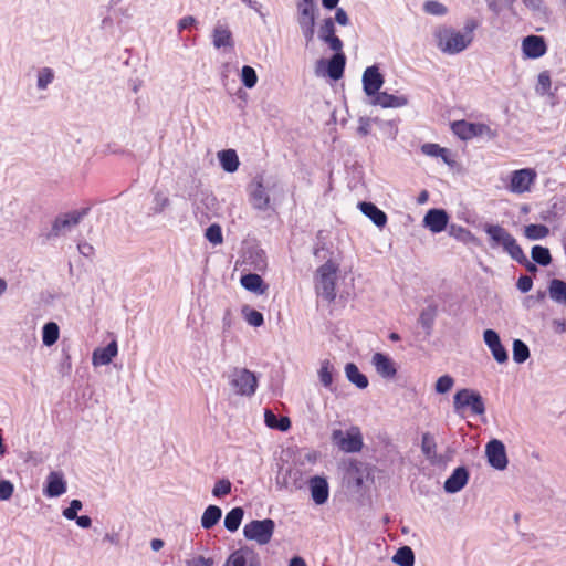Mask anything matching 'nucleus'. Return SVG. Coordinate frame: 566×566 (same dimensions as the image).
Segmentation results:
<instances>
[{
	"label": "nucleus",
	"mask_w": 566,
	"mask_h": 566,
	"mask_svg": "<svg viewBox=\"0 0 566 566\" xmlns=\"http://www.w3.org/2000/svg\"><path fill=\"white\" fill-rule=\"evenodd\" d=\"M478 27L475 20H468L463 31L444 27L436 32L438 48L447 54L453 55L464 51L473 41V32Z\"/></svg>",
	"instance_id": "nucleus-1"
},
{
	"label": "nucleus",
	"mask_w": 566,
	"mask_h": 566,
	"mask_svg": "<svg viewBox=\"0 0 566 566\" xmlns=\"http://www.w3.org/2000/svg\"><path fill=\"white\" fill-rule=\"evenodd\" d=\"M483 230L489 237L490 247L492 249L501 247L514 261L524 253L516 239L502 226L485 223Z\"/></svg>",
	"instance_id": "nucleus-2"
},
{
	"label": "nucleus",
	"mask_w": 566,
	"mask_h": 566,
	"mask_svg": "<svg viewBox=\"0 0 566 566\" xmlns=\"http://www.w3.org/2000/svg\"><path fill=\"white\" fill-rule=\"evenodd\" d=\"M229 385L239 396L252 397L259 386L255 373L247 368H233L228 376Z\"/></svg>",
	"instance_id": "nucleus-3"
},
{
	"label": "nucleus",
	"mask_w": 566,
	"mask_h": 566,
	"mask_svg": "<svg viewBox=\"0 0 566 566\" xmlns=\"http://www.w3.org/2000/svg\"><path fill=\"white\" fill-rule=\"evenodd\" d=\"M338 265L332 260L326 261L317 269L316 290L326 301L332 302L336 297V273Z\"/></svg>",
	"instance_id": "nucleus-4"
},
{
	"label": "nucleus",
	"mask_w": 566,
	"mask_h": 566,
	"mask_svg": "<svg viewBox=\"0 0 566 566\" xmlns=\"http://www.w3.org/2000/svg\"><path fill=\"white\" fill-rule=\"evenodd\" d=\"M276 187L275 181H264L262 176L253 178L249 186V197L252 207L259 211H266L271 208L270 192Z\"/></svg>",
	"instance_id": "nucleus-5"
},
{
	"label": "nucleus",
	"mask_w": 566,
	"mask_h": 566,
	"mask_svg": "<svg viewBox=\"0 0 566 566\" xmlns=\"http://www.w3.org/2000/svg\"><path fill=\"white\" fill-rule=\"evenodd\" d=\"M451 129L462 140H470L479 136H485L489 140H493L497 137L496 130L486 124L467 122L464 119L453 122Z\"/></svg>",
	"instance_id": "nucleus-6"
},
{
	"label": "nucleus",
	"mask_w": 566,
	"mask_h": 566,
	"mask_svg": "<svg viewBox=\"0 0 566 566\" xmlns=\"http://www.w3.org/2000/svg\"><path fill=\"white\" fill-rule=\"evenodd\" d=\"M453 408L457 413L469 408L473 415H483L485 403L481 394L474 389L462 388L453 396Z\"/></svg>",
	"instance_id": "nucleus-7"
},
{
	"label": "nucleus",
	"mask_w": 566,
	"mask_h": 566,
	"mask_svg": "<svg viewBox=\"0 0 566 566\" xmlns=\"http://www.w3.org/2000/svg\"><path fill=\"white\" fill-rule=\"evenodd\" d=\"M333 55L329 59H319L316 62V75L327 76L333 81H338L344 76L346 67V55L340 51H333Z\"/></svg>",
	"instance_id": "nucleus-8"
},
{
	"label": "nucleus",
	"mask_w": 566,
	"mask_h": 566,
	"mask_svg": "<svg viewBox=\"0 0 566 566\" xmlns=\"http://www.w3.org/2000/svg\"><path fill=\"white\" fill-rule=\"evenodd\" d=\"M369 480L371 469L368 462H348L344 473V482L348 490L358 493Z\"/></svg>",
	"instance_id": "nucleus-9"
},
{
	"label": "nucleus",
	"mask_w": 566,
	"mask_h": 566,
	"mask_svg": "<svg viewBox=\"0 0 566 566\" xmlns=\"http://www.w3.org/2000/svg\"><path fill=\"white\" fill-rule=\"evenodd\" d=\"M90 210V207H85L78 210H73L71 212L61 213L56 216L52 223L50 232L45 235L46 240L50 241L52 239L60 237L66 231H70L72 227L77 226L81 222V220L88 214Z\"/></svg>",
	"instance_id": "nucleus-10"
},
{
	"label": "nucleus",
	"mask_w": 566,
	"mask_h": 566,
	"mask_svg": "<svg viewBox=\"0 0 566 566\" xmlns=\"http://www.w3.org/2000/svg\"><path fill=\"white\" fill-rule=\"evenodd\" d=\"M332 442L338 447L339 450L347 453H355L363 448V436L358 427L343 431L336 429L332 432Z\"/></svg>",
	"instance_id": "nucleus-11"
},
{
	"label": "nucleus",
	"mask_w": 566,
	"mask_h": 566,
	"mask_svg": "<svg viewBox=\"0 0 566 566\" xmlns=\"http://www.w3.org/2000/svg\"><path fill=\"white\" fill-rule=\"evenodd\" d=\"M275 523L271 518L253 520L244 525L243 535L247 539L255 541L260 545L268 544L274 533Z\"/></svg>",
	"instance_id": "nucleus-12"
},
{
	"label": "nucleus",
	"mask_w": 566,
	"mask_h": 566,
	"mask_svg": "<svg viewBox=\"0 0 566 566\" xmlns=\"http://www.w3.org/2000/svg\"><path fill=\"white\" fill-rule=\"evenodd\" d=\"M275 481L279 488L286 490H297L303 485L302 472L289 462L279 465Z\"/></svg>",
	"instance_id": "nucleus-13"
},
{
	"label": "nucleus",
	"mask_w": 566,
	"mask_h": 566,
	"mask_svg": "<svg viewBox=\"0 0 566 566\" xmlns=\"http://www.w3.org/2000/svg\"><path fill=\"white\" fill-rule=\"evenodd\" d=\"M449 220L450 217L444 209L431 208L426 212L422 219V226L434 234L441 233L447 230Z\"/></svg>",
	"instance_id": "nucleus-14"
},
{
	"label": "nucleus",
	"mask_w": 566,
	"mask_h": 566,
	"mask_svg": "<svg viewBox=\"0 0 566 566\" xmlns=\"http://www.w3.org/2000/svg\"><path fill=\"white\" fill-rule=\"evenodd\" d=\"M363 90L364 93L368 97H374L377 93L380 92L385 83L384 75L380 73L378 65L374 64L368 67L363 73L361 77Z\"/></svg>",
	"instance_id": "nucleus-15"
},
{
	"label": "nucleus",
	"mask_w": 566,
	"mask_h": 566,
	"mask_svg": "<svg viewBox=\"0 0 566 566\" xmlns=\"http://www.w3.org/2000/svg\"><path fill=\"white\" fill-rule=\"evenodd\" d=\"M483 340L496 363L505 364L509 360L507 349L503 346L496 331L491 328L485 329L483 332Z\"/></svg>",
	"instance_id": "nucleus-16"
},
{
	"label": "nucleus",
	"mask_w": 566,
	"mask_h": 566,
	"mask_svg": "<svg viewBox=\"0 0 566 566\" xmlns=\"http://www.w3.org/2000/svg\"><path fill=\"white\" fill-rule=\"evenodd\" d=\"M317 35L332 51H340L344 46L343 41L336 35V27L332 17L322 21Z\"/></svg>",
	"instance_id": "nucleus-17"
},
{
	"label": "nucleus",
	"mask_w": 566,
	"mask_h": 566,
	"mask_svg": "<svg viewBox=\"0 0 566 566\" xmlns=\"http://www.w3.org/2000/svg\"><path fill=\"white\" fill-rule=\"evenodd\" d=\"M536 174L531 168L514 170L511 175L509 189L514 193H523L530 190Z\"/></svg>",
	"instance_id": "nucleus-18"
},
{
	"label": "nucleus",
	"mask_w": 566,
	"mask_h": 566,
	"mask_svg": "<svg viewBox=\"0 0 566 566\" xmlns=\"http://www.w3.org/2000/svg\"><path fill=\"white\" fill-rule=\"evenodd\" d=\"M522 52L526 59L536 60L547 52V44L543 36L531 34L522 40Z\"/></svg>",
	"instance_id": "nucleus-19"
},
{
	"label": "nucleus",
	"mask_w": 566,
	"mask_h": 566,
	"mask_svg": "<svg viewBox=\"0 0 566 566\" xmlns=\"http://www.w3.org/2000/svg\"><path fill=\"white\" fill-rule=\"evenodd\" d=\"M66 492V481L61 471H52L46 476L43 493L48 497H57Z\"/></svg>",
	"instance_id": "nucleus-20"
},
{
	"label": "nucleus",
	"mask_w": 566,
	"mask_h": 566,
	"mask_svg": "<svg viewBox=\"0 0 566 566\" xmlns=\"http://www.w3.org/2000/svg\"><path fill=\"white\" fill-rule=\"evenodd\" d=\"M312 500L315 504L322 505L326 503L329 495L328 483L325 478L315 475L308 480Z\"/></svg>",
	"instance_id": "nucleus-21"
},
{
	"label": "nucleus",
	"mask_w": 566,
	"mask_h": 566,
	"mask_svg": "<svg viewBox=\"0 0 566 566\" xmlns=\"http://www.w3.org/2000/svg\"><path fill=\"white\" fill-rule=\"evenodd\" d=\"M469 481V471L461 465L453 470L452 474L444 482V491L453 494L461 491Z\"/></svg>",
	"instance_id": "nucleus-22"
},
{
	"label": "nucleus",
	"mask_w": 566,
	"mask_h": 566,
	"mask_svg": "<svg viewBox=\"0 0 566 566\" xmlns=\"http://www.w3.org/2000/svg\"><path fill=\"white\" fill-rule=\"evenodd\" d=\"M566 213V207L564 202L557 198H553L546 208L539 212V219L547 223L558 222Z\"/></svg>",
	"instance_id": "nucleus-23"
},
{
	"label": "nucleus",
	"mask_w": 566,
	"mask_h": 566,
	"mask_svg": "<svg viewBox=\"0 0 566 566\" xmlns=\"http://www.w3.org/2000/svg\"><path fill=\"white\" fill-rule=\"evenodd\" d=\"M358 209L366 216L376 227L382 229L388 221L385 211L379 209L375 203L370 201L358 202Z\"/></svg>",
	"instance_id": "nucleus-24"
},
{
	"label": "nucleus",
	"mask_w": 566,
	"mask_h": 566,
	"mask_svg": "<svg viewBox=\"0 0 566 566\" xmlns=\"http://www.w3.org/2000/svg\"><path fill=\"white\" fill-rule=\"evenodd\" d=\"M373 365L382 378L392 379L397 374L395 361L387 354L376 353L373 356Z\"/></svg>",
	"instance_id": "nucleus-25"
},
{
	"label": "nucleus",
	"mask_w": 566,
	"mask_h": 566,
	"mask_svg": "<svg viewBox=\"0 0 566 566\" xmlns=\"http://www.w3.org/2000/svg\"><path fill=\"white\" fill-rule=\"evenodd\" d=\"M371 104L382 108H399L408 104V98L403 95L379 92L371 98Z\"/></svg>",
	"instance_id": "nucleus-26"
},
{
	"label": "nucleus",
	"mask_w": 566,
	"mask_h": 566,
	"mask_svg": "<svg viewBox=\"0 0 566 566\" xmlns=\"http://www.w3.org/2000/svg\"><path fill=\"white\" fill-rule=\"evenodd\" d=\"M118 353V345L116 340L109 342L104 347H97L92 355V363L94 366H105L112 363L113 358Z\"/></svg>",
	"instance_id": "nucleus-27"
},
{
	"label": "nucleus",
	"mask_w": 566,
	"mask_h": 566,
	"mask_svg": "<svg viewBox=\"0 0 566 566\" xmlns=\"http://www.w3.org/2000/svg\"><path fill=\"white\" fill-rule=\"evenodd\" d=\"M318 7L316 2H296V21L300 25L316 24Z\"/></svg>",
	"instance_id": "nucleus-28"
},
{
	"label": "nucleus",
	"mask_w": 566,
	"mask_h": 566,
	"mask_svg": "<svg viewBox=\"0 0 566 566\" xmlns=\"http://www.w3.org/2000/svg\"><path fill=\"white\" fill-rule=\"evenodd\" d=\"M240 283L242 287L247 291L255 293L258 295H262L266 292L268 285L264 283L263 279L256 273H247L242 274L240 277Z\"/></svg>",
	"instance_id": "nucleus-29"
},
{
	"label": "nucleus",
	"mask_w": 566,
	"mask_h": 566,
	"mask_svg": "<svg viewBox=\"0 0 566 566\" xmlns=\"http://www.w3.org/2000/svg\"><path fill=\"white\" fill-rule=\"evenodd\" d=\"M345 375L348 381L358 389H366L369 385L367 376L359 370L355 363H347L345 365Z\"/></svg>",
	"instance_id": "nucleus-30"
},
{
	"label": "nucleus",
	"mask_w": 566,
	"mask_h": 566,
	"mask_svg": "<svg viewBox=\"0 0 566 566\" xmlns=\"http://www.w3.org/2000/svg\"><path fill=\"white\" fill-rule=\"evenodd\" d=\"M218 159L221 168L226 172H234L238 170L240 161L234 149H223L218 153Z\"/></svg>",
	"instance_id": "nucleus-31"
},
{
	"label": "nucleus",
	"mask_w": 566,
	"mask_h": 566,
	"mask_svg": "<svg viewBox=\"0 0 566 566\" xmlns=\"http://www.w3.org/2000/svg\"><path fill=\"white\" fill-rule=\"evenodd\" d=\"M264 422L266 427L271 429H276L282 432L287 431L291 427V421L289 417L277 416L271 409L264 410Z\"/></svg>",
	"instance_id": "nucleus-32"
},
{
	"label": "nucleus",
	"mask_w": 566,
	"mask_h": 566,
	"mask_svg": "<svg viewBox=\"0 0 566 566\" xmlns=\"http://www.w3.org/2000/svg\"><path fill=\"white\" fill-rule=\"evenodd\" d=\"M486 460H507L506 448L499 439H491L485 446Z\"/></svg>",
	"instance_id": "nucleus-33"
},
{
	"label": "nucleus",
	"mask_w": 566,
	"mask_h": 566,
	"mask_svg": "<svg viewBox=\"0 0 566 566\" xmlns=\"http://www.w3.org/2000/svg\"><path fill=\"white\" fill-rule=\"evenodd\" d=\"M335 374L333 364L328 359H324L318 369V378L322 386L331 391H334L333 381Z\"/></svg>",
	"instance_id": "nucleus-34"
},
{
	"label": "nucleus",
	"mask_w": 566,
	"mask_h": 566,
	"mask_svg": "<svg viewBox=\"0 0 566 566\" xmlns=\"http://www.w3.org/2000/svg\"><path fill=\"white\" fill-rule=\"evenodd\" d=\"M549 297L560 304H566V282L560 279H552L548 283Z\"/></svg>",
	"instance_id": "nucleus-35"
},
{
	"label": "nucleus",
	"mask_w": 566,
	"mask_h": 566,
	"mask_svg": "<svg viewBox=\"0 0 566 566\" xmlns=\"http://www.w3.org/2000/svg\"><path fill=\"white\" fill-rule=\"evenodd\" d=\"M212 43L214 48L221 49V48H233V39L231 32L221 25H217L213 29V40Z\"/></svg>",
	"instance_id": "nucleus-36"
},
{
	"label": "nucleus",
	"mask_w": 566,
	"mask_h": 566,
	"mask_svg": "<svg viewBox=\"0 0 566 566\" xmlns=\"http://www.w3.org/2000/svg\"><path fill=\"white\" fill-rule=\"evenodd\" d=\"M222 511L219 506L209 505L201 516V526L205 530H210L220 521Z\"/></svg>",
	"instance_id": "nucleus-37"
},
{
	"label": "nucleus",
	"mask_w": 566,
	"mask_h": 566,
	"mask_svg": "<svg viewBox=\"0 0 566 566\" xmlns=\"http://www.w3.org/2000/svg\"><path fill=\"white\" fill-rule=\"evenodd\" d=\"M437 317V306L433 304L428 305L423 308L419 315V324L426 331L427 335L431 334L434 321Z\"/></svg>",
	"instance_id": "nucleus-38"
},
{
	"label": "nucleus",
	"mask_w": 566,
	"mask_h": 566,
	"mask_svg": "<svg viewBox=\"0 0 566 566\" xmlns=\"http://www.w3.org/2000/svg\"><path fill=\"white\" fill-rule=\"evenodd\" d=\"M60 336V328L55 322H48L42 327V343L50 347L54 345Z\"/></svg>",
	"instance_id": "nucleus-39"
},
{
	"label": "nucleus",
	"mask_w": 566,
	"mask_h": 566,
	"mask_svg": "<svg viewBox=\"0 0 566 566\" xmlns=\"http://www.w3.org/2000/svg\"><path fill=\"white\" fill-rule=\"evenodd\" d=\"M531 258L536 264L541 266L549 265L553 260L549 249L539 244H536L532 248Z\"/></svg>",
	"instance_id": "nucleus-40"
},
{
	"label": "nucleus",
	"mask_w": 566,
	"mask_h": 566,
	"mask_svg": "<svg viewBox=\"0 0 566 566\" xmlns=\"http://www.w3.org/2000/svg\"><path fill=\"white\" fill-rule=\"evenodd\" d=\"M243 515H244V511L242 507H240V506L233 507L230 512L227 513V515L224 517V527L229 532H235L241 524Z\"/></svg>",
	"instance_id": "nucleus-41"
},
{
	"label": "nucleus",
	"mask_w": 566,
	"mask_h": 566,
	"mask_svg": "<svg viewBox=\"0 0 566 566\" xmlns=\"http://www.w3.org/2000/svg\"><path fill=\"white\" fill-rule=\"evenodd\" d=\"M392 562L399 566H413V551L409 546H402L398 548L396 554L392 556Z\"/></svg>",
	"instance_id": "nucleus-42"
},
{
	"label": "nucleus",
	"mask_w": 566,
	"mask_h": 566,
	"mask_svg": "<svg viewBox=\"0 0 566 566\" xmlns=\"http://www.w3.org/2000/svg\"><path fill=\"white\" fill-rule=\"evenodd\" d=\"M549 233V229L545 224L531 223L524 227V235L528 240H542Z\"/></svg>",
	"instance_id": "nucleus-43"
},
{
	"label": "nucleus",
	"mask_w": 566,
	"mask_h": 566,
	"mask_svg": "<svg viewBox=\"0 0 566 566\" xmlns=\"http://www.w3.org/2000/svg\"><path fill=\"white\" fill-rule=\"evenodd\" d=\"M241 312L249 325L260 327L264 324V316L260 311L252 308L249 305H244Z\"/></svg>",
	"instance_id": "nucleus-44"
},
{
	"label": "nucleus",
	"mask_w": 566,
	"mask_h": 566,
	"mask_svg": "<svg viewBox=\"0 0 566 566\" xmlns=\"http://www.w3.org/2000/svg\"><path fill=\"white\" fill-rule=\"evenodd\" d=\"M513 360L516 364H523L530 358V348L522 339L513 340Z\"/></svg>",
	"instance_id": "nucleus-45"
},
{
	"label": "nucleus",
	"mask_w": 566,
	"mask_h": 566,
	"mask_svg": "<svg viewBox=\"0 0 566 566\" xmlns=\"http://www.w3.org/2000/svg\"><path fill=\"white\" fill-rule=\"evenodd\" d=\"M240 77L247 88H253L258 83V74L250 65L242 66Z\"/></svg>",
	"instance_id": "nucleus-46"
},
{
	"label": "nucleus",
	"mask_w": 566,
	"mask_h": 566,
	"mask_svg": "<svg viewBox=\"0 0 566 566\" xmlns=\"http://www.w3.org/2000/svg\"><path fill=\"white\" fill-rule=\"evenodd\" d=\"M205 238L213 245L221 244L223 242V234L220 224H210L205 231Z\"/></svg>",
	"instance_id": "nucleus-47"
},
{
	"label": "nucleus",
	"mask_w": 566,
	"mask_h": 566,
	"mask_svg": "<svg viewBox=\"0 0 566 566\" xmlns=\"http://www.w3.org/2000/svg\"><path fill=\"white\" fill-rule=\"evenodd\" d=\"M54 80V71L51 67H42L38 72L36 87L45 90Z\"/></svg>",
	"instance_id": "nucleus-48"
},
{
	"label": "nucleus",
	"mask_w": 566,
	"mask_h": 566,
	"mask_svg": "<svg viewBox=\"0 0 566 566\" xmlns=\"http://www.w3.org/2000/svg\"><path fill=\"white\" fill-rule=\"evenodd\" d=\"M423 11L431 15L441 17L448 12L447 7L436 0H429L423 3Z\"/></svg>",
	"instance_id": "nucleus-49"
},
{
	"label": "nucleus",
	"mask_w": 566,
	"mask_h": 566,
	"mask_svg": "<svg viewBox=\"0 0 566 566\" xmlns=\"http://www.w3.org/2000/svg\"><path fill=\"white\" fill-rule=\"evenodd\" d=\"M454 385V379L450 375H443L439 377L436 381V392L440 395H444L449 392Z\"/></svg>",
	"instance_id": "nucleus-50"
},
{
	"label": "nucleus",
	"mask_w": 566,
	"mask_h": 566,
	"mask_svg": "<svg viewBox=\"0 0 566 566\" xmlns=\"http://www.w3.org/2000/svg\"><path fill=\"white\" fill-rule=\"evenodd\" d=\"M421 448L428 460H432L431 457L436 454V441L430 433H423L421 439Z\"/></svg>",
	"instance_id": "nucleus-51"
},
{
	"label": "nucleus",
	"mask_w": 566,
	"mask_h": 566,
	"mask_svg": "<svg viewBox=\"0 0 566 566\" xmlns=\"http://www.w3.org/2000/svg\"><path fill=\"white\" fill-rule=\"evenodd\" d=\"M170 203L169 198L161 193L157 192L154 197L153 207L150 208L153 214L161 213Z\"/></svg>",
	"instance_id": "nucleus-52"
},
{
	"label": "nucleus",
	"mask_w": 566,
	"mask_h": 566,
	"mask_svg": "<svg viewBox=\"0 0 566 566\" xmlns=\"http://www.w3.org/2000/svg\"><path fill=\"white\" fill-rule=\"evenodd\" d=\"M231 492V482L228 479H221L217 481L212 489V495L216 497H221Z\"/></svg>",
	"instance_id": "nucleus-53"
},
{
	"label": "nucleus",
	"mask_w": 566,
	"mask_h": 566,
	"mask_svg": "<svg viewBox=\"0 0 566 566\" xmlns=\"http://www.w3.org/2000/svg\"><path fill=\"white\" fill-rule=\"evenodd\" d=\"M83 507V503L80 500H72L70 503V506L64 509L62 512V515L70 521H73L76 516L78 511H81Z\"/></svg>",
	"instance_id": "nucleus-54"
},
{
	"label": "nucleus",
	"mask_w": 566,
	"mask_h": 566,
	"mask_svg": "<svg viewBox=\"0 0 566 566\" xmlns=\"http://www.w3.org/2000/svg\"><path fill=\"white\" fill-rule=\"evenodd\" d=\"M422 154L429 156V157H437L440 155V153H446V148L441 147L439 144L434 143H426L421 146Z\"/></svg>",
	"instance_id": "nucleus-55"
},
{
	"label": "nucleus",
	"mask_w": 566,
	"mask_h": 566,
	"mask_svg": "<svg viewBox=\"0 0 566 566\" xmlns=\"http://www.w3.org/2000/svg\"><path fill=\"white\" fill-rule=\"evenodd\" d=\"M14 491L13 484L8 481L0 479V501H7L9 500Z\"/></svg>",
	"instance_id": "nucleus-56"
},
{
	"label": "nucleus",
	"mask_w": 566,
	"mask_h": 566,
	"mask_svg": "<svg viewBox=\"0 0 566 566\" xmlns=\"http://www.w3.org/2000/svg\"><path fill=\"white\" fill-rule=\"evenodd\" d=\"M516 287L521 293H527L533 287V279L530 275H520Z\"/></svg>",
	"instance_id": "nucleus-57"
},
{
	"label": "nucleus",
	"mask_w": 566,
	"mask_h": 566,
	"mask_svg": "<svg viewBox=\"0 0 566 566\" xmlns=\"http://www.w3.org/2000/svg\"><path fill=\"white\" fill-rule=\"evenodd\" d=\"M245 565H247V559H245L244 555L241 553V551H235L234 553H232L226 563V566H245Z\"/></svg>",
	"instance_id": "nucleus-58"
},
{
	"label": "nucleus",
	"mask_w": 566,
	"mask_h": 566,
	"mask_svg": "<svg viewBox=\"0 0 566 566\" xmlns=\"http://www.w3.org/2000/svg\"><path fill=\"white\" fill-rule=\"evenodd\" d=\"M447 229H448L449 234L451 237H454L455 239H460V240H462L464 235L470 234L469 230H467L462 226H458V224H454V223L451 224V226H448Z\"/></svg>",
	"instance_id": "nucleus-59"
},
{
	"label": "nucleus",
	"mask_w": 566,
	"mask_h": 566,
	"mask_svg": "<svg viewBox=\"0 0 566 566\" xmlns=\"http://www.w3.org/2000/svg\"><path fill=\"white\" fill-rule=\"evenodd\" d=\"M516 262L518 264H521L522 266L525 268V270L528 272V273H536L537 272V265L534 261L531 262L527 256L525 255V253H522L521 256L516 260Z\"/></svg>",
	"instance_id": "nucleus-60"
},
{
	"label": "nucleus",
	"mask_w": 566,
	"mask_h": 566,
	"mask_svg": "<svg viewBox=\"0 0 566 566\" xmlns=\"http://www.w3.org/2000/svg\"><path fill=\"white\" fill-rule=\"evenodd\" d=\"M315 25L316 24L300 25L302 35H303L306 44H310L314 40Z\"/></svg>",
	"instance_id": "nucleus-61"
},
{
	"label": "nucleus",
	"mask_w": 566,
	"mask_h": 566,
	"mask_svg": "<svg viewBox=\"0 0 566 566\" xmlns=\"http://www.w3.org/2000/svg\"><path fill=\"white\" fill-rule=\"evenodd\" d=\"M335 17L333 18L334 23H338L339 25L349 24V17L347 12L343 8L336 7Z\"/></svg>",
	"instance_id": "nucleus-62"
},
{
	"label": "nucleus",
	"mask_w": 566,
	"mask_h": 566,
	"mask_svg": "<svg viewBox=\"0 0 566 566\" xmlns=\"http://www.w3.org/2000/svg\"><path fill=\"white\" fill-rule=\"evenodd\" d=\"M197 23V20L192 15H186L178 21V32L190 29Z\"/></svg>",
	"instance_id": "nucleus-63"
},
{
	"label": "nucleus",
	"mask_w": 566,
	"mask_h": 566,
	"mask_svg": "<svg viewBox=\"0 0 566 566\" xmlns=\"http://www.w3.org/2000/svg\"><path fill=\"white\" fill-rule=\"evenodd\" d=\"M187 566H212L213 560L203 556H198L186 562Z\"/></svg>",
	"instance_id": "nucleus-64"
}]
</instances>
